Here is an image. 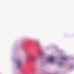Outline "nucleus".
<instances>
[{"mask_svg": "<svg viewBox=\"0 0 74 74\" xmlns=\"http://www.w3.org/2000/svg\"><path fill=\"white\" fill-rule=\"evenodd\" d=\"M54 58L53 57H51L49 58V62H50L52 63V62H54Z\"/></svg>", "mask_w": 74, "mask_h": 74, "instance_id": "1", "label": "nucleus"}, {"mask_svg": "<svg viewBox=\"0 0 74 74\" xmlns=\"http://www.w3.org/2000/svg\"><path fill=\"white\" fill-rule=\"evenodd\" d=\"M17 64H20V62H17Z\"/></svg>", "mask_w": 74, "mask_h": 74, "instance_id": "2", "label": "nucleus"}, {"mask_svg": "<svg viewBox=\"0 0 74 74\" xmlns=\"http://www.w3.org/2000/svg\"><path fill=\"white\" fill-rule=\"evenodd\" d=\"M32 60H34V59H32Z\"/></svg>", "mask_w": 74, "mask_h": 74, "instance_id": "3", "label": "nucleus"}]
</instances>
